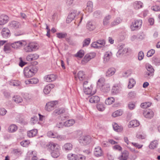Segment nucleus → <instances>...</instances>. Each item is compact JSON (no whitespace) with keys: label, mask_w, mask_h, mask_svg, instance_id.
<instances>
[{"label":"nucleus","mask_w":160,"mask_h":160,"mask_svg":"<svg viewBox=\"0 0 160 160\" xmlns=\"http://www.w3.org/2000/svg\"><path fill=\"white\" fill-rule=\"evenodd\" d=\"M47 149L52 151L51 155L54 158H57L60 155V146L58 144L49 142L47 145Z\"/></svg>","instance_id":"obj_1"},{"label":"nucleus","mask_w":160,"mask_h":160,"mask_svg":"<svg viewBox=\"0 0 160 160\" xmlns=\"http://www.w3.org/2000/svg\"><path fill=\"white\" fill-rule=\"evenodd\" d=\"M37 71V69L36 67H27L24 70V74L26 78H30L33 76Z\"/></svg>","instance_id":"obj_2"},{"label":"nucleus","mask_w":160,"mask_h":160,"mask_svg":"<svg viewBox=\"0 0 160 160\" xmlns=\"http://www.w3.org/2000/svg\"><path fill=\"white\" fill-rule=\"evenodd\" d=\"M39 48L38 44L34 42H31L26 44L24 46V50L26 52H30L35 51Z\"/></svg>","instance_id":"obj_3"},{"label":"nucleus","mask_w":160,"mask_h":160,"mask_svg":"<svg viewBox=\"0 0 160 160\" xmlns=\"http://www.w3.org/2000/svg\"><path fill=\"white\" fill-rule=\"evenodd\" d=\"M83 90L84 93L89 95H92L95 92H92V87L91 85L88 83L87 81H85L83 83Z\"/></svg>","instance_id":"obj_4"},{"label":"nucleus","mask_w":160,"mask_h":160,"mask_svg":"<svg viewBox=\"0 0 160 160\" xmlns=\"http://www.w3.org/2000/svg\"><path fill=\"white\" fill-rule=\"evenodd\" d=\"M142 24V20H135L132 22L130 25V28L132 31H134L139 29L141 27Z\"/></svg>","instance_id":"obj_5"},{"label":"nucleus","mask_w":160,"mask_h":160,"mask_svg":"<svg viewBox=\"0 0 160 160\" xmlns=\"http://www.w3.org/2000/svg\"><path fill=\"white\" fill-rule=\"evenodd\" d=\"M25 41L21 40L15 42L11 43L12 47L14 49H18L22 47L23 45L26 44Z\"/></svg>","instance_id":"obj_6"},{"label":"nucleus","mask_w":160,"mask_h":160,"mask_svg":"<svg viewBox=\"0 0 160 160\" xmlns=\"http://www.w3.org/2000/svg\"><path fill=\"white\" fill-rule=\"evenodd\" d=\"M58 103V102L57 101H52L48 102L46 104L45 107V108L47 110L50 111L53 109L54 107Z\"/></svg>","instance_id":"obj_7"},{"label":"nucleus","mask_w":160,"mask_h":160,"mask_svg":"<svg viewBox=\"0 0 160 160\" xmlns=\"http://www.w3.org/2000/svg\"><path fill=\"white\" fill-rule=\"evenodd\" d=\"M90 140V138L89 137L87 136H83L80 137L79 141L80 143L84 145H85L89 143Z\"/></svg>","instance_id":"obj_8"},{"label":"nucleus","mask_w":160,"mask_h":160,"mask_svg":"<svg viewBox=\"0 0 160 160\" xmlns=\"http://www.w3.org/2000/svg\"><path fill=\"white\" fill-rule=\"evenodd\" d=\"M95 53H91L89 54L86 55L84 57L83 59L82 60V62L83 63H87L91 59L93 58L95 56Z\"/></svg>","instance_id":"obj_9"},{"label":"nucleus","mask_w":160,"mask_h":160,"mask_svg":"<svg viewBox=\"0 0 160 160\" xmlns=\"http://www.w3.org/2000/svg\"><path fill=\"white\" fill-rule=\"evenodd\" d=\"M77 11H72L68 15L66 20V22L69 23L75 18L76 14Z\"/></svg>","instance_id":"obj_10"},{"label":"nucleus","mask_w":160,"mask_h":160,"mask_svg":"<svg viewBox=\"0 0 160 160\" xmlns=\"http://www.w3.org/2000/svg\"><path fill=\"white\" fill-rule=\"evenodd\" d=\"M9 26L11 28L15 29L20 28L21 27V24L19 22L15 21L10 22Z\"/></svg>","instance_id":"obj_11"},{"label":"nucleus","mask_w":160,"mask_h":160,"mask_svg":"<svg viewBox=\"0 0 160 160\" xmlns=\"http://www.w3.org/2000/svg\"><path fill=\"white\" fill-rule=\"evenodd\" d=\"M39 55L36 53L30 54L28 55L26 57V60L28 61H31L38 59Z\"/></svg>","instance_id":"obj_12"},{"label":"nucleus","mask_w":160,"mask_h":160,"mask_svg":"<svg viewBox=\"0 0 160 160\" xmlns=\"http://www.w3.org/2000/svg\"><path fill=\"white\" fill-rule=\"evenodd\" d=\"M94 155L96 157H99L102 156L103 152L100 147L98 146L95 148Z\"/></svg>","instance_id":"obj_13"},{"label":"nucleus","mask_w":160,"mask_h":160,"mask_svg":"<svg viewBox=\"0 0 160 160\" xmlns=\"http://www.w3.org/2000/svg\"><path fill=\"white\" fill-rule=\"evenodd\" d=\"M56 78V76L53 74L47 75L44 77L45 81L48 82H51L55 81Z\"/></svg>","instance_id":"obj_14"},{"label":"nucleus","mask_w":160,"mask_h":160,"mask_svg":"<svg viewBox=\"0 0 160 160\" xmlns=\"http://www.w3.org/2000/svg\"><path fill=\"white\" fill-rule=\"evenodd\" d=\"M128 48H123L122 47L120 46L119 49L116 54V55L118 57H120L123 54L126 53L128 52Z\"/></svg>","instance_id":"obj_15"},{"label":"nucleus","mask_w":160,"mask_h":160,"mask_svg":"<svg viewBox=\"0 0 160 160\" xmlns=\"http://www.w3.org/2000/svg\"><path fill=\"white\" fill-rule=\"evenodd\" d=\"M112 53L111 52L108 51L105 52L104 57V62L106 63L109 61L111 58L112 57Z\"/></svg>","instance_id":"obj_16"},{"label":"nucleus","mask_w":160,"mask_h":160,"mask_svg":"<svg viewBox=\"0 0 160 160\" xmlns=\"http://www.w3.org/2000/svg\"><path fill=\"white\" fill-rule=\"evenodd\" d=\"M9 20V18L5 14H2L0 16V22L3 25L7 23Z\"/></svg>","instance_id":"obj_17"},{"label":"nucleus","mask_w":160,"mask_h":160,"mask_svg":"<svg viewBox=\"0 0 160 160\" xmlns=\"http://www.w3.org/2000/svg\"><path fill=\"white\" fill-rule=\"evenodd\" d=\"M1 34L3 38H7L10 36V31L8 28H4L2 29Z\"/></svg>","instance_id":"obj_18"},{"label":"nucleus","mask_w":160,"mask_h":160,"mask_svg":"<svg viewBox=\"0 0 160 160\" xmlns=\"http://www.w3.org/2000/svg\"><path fill=\"white\" fill-rule=\"evenodd\" d=\"M77 76V77L76 76H75V78L76 80L78 78L80 81H82L84 79L85 77L84 72L82 71H79L78 73Z\"/></svg>","instance_id":"obj_19"},{"label":"nucleus","mask_w":160,"mask_h":160,"mask_svg":"<svg viewBox=\"0 0 160 160\" xmlns=\"http://www.w3.org/2000/svg\"><path fill=\"white\" fill-rule=\"evenodd\" d=\"M88 97H90L89 101L90 103H96L99 101V98L97 96L90 95Z\"/></svg>","instance_id":"obj_20"},{"label":"nucleus","mask_w":160,"mask_h":160,"mask_svg":"<svg viewBox=\"0 0 160 160\" xmlns=\"http://www.w3.org/2000/svg\"><path fill=\"white\" fill-rule=\"evenodd\" d=\"M54 85L50 84H49L45 87L43 90V92L45 94H48L51 91L52 89L54 88Z\"/></svg>","instance_id":"obj_21"},{"label":"nucleus","mask_w":160,"mask_h":160,"mask_svg":"<svg viewBox=\"0 0 160 160\" xmlns=\"http://www.w3.org/2000/svg\"><path fill=\"white\" fill-rule=\"evenodd\" d=\"M116 72L115 69L113 68H109L106 73V76L110 77L113 75Z\"/></svg>","instance_id":"obj_22"},{"label":"nucleus","mask_w":160,"mask_h":160,"mask_svg":"<svg viewBox=\"0 0 160 160\" xmlns=\"http://www.w3.org/2000/svg\"><path fill=\"white\" fill-rule=\"evenodd\" d=\"M144 116L147 118H151L154 115V112L151 110H148L143 112Z\"/></svg>","instance_id":"obj_23"},{"label":"nucleus","mask_w":160,"mask_h":160,"mask_svg":"<svg viewBox=\"0 0 160 160\" xmlns=\"http://www.w3.org/2000/svg\"><path fill=\"white\" fill-rule=\"evenodd\" d=\"M65 110L64 108H58L52 112L53 115H57L64 112Z\"/></svg>","instance_id":"obj_24"},{"label":"nucleus","mask_w":160,"mask_h":160,"mask_svg":"<svg viewBox=\"0 0 160 160\" xmlns=\"http://www.w3.org/2000/svg\"><path fill=\"white\" fill-rule=\"evenodd\" d=\"M133 7L135 9H141L143 7V3L140 1H137L133 3Z\"/></svg>","instance_id":"obj_25"},{"label":"nucleus","mask_w":160,"mask_h":160,"mask_svg":"<svg viewBox=\"0 0 160 160\" xmlns=\"http://www.w3.org/2000/svg\"><path fill=\"white\" fill-rule=\"evenodd\" d=\"M86 28L89 31H92L94 30L95 28V26L92 24L91 22H88L87 23Z\"/></svg>","instance_id":"obj_26"},{"label":"nucleus","mask_w":160,"mask_h":160,"mask_svg":"<svg viewBox=\"0 0 160 160\" xmlns=\"http://www.w3.org/2000/svg\"><path fill=\"white\" fill-rule=\"evenodd\" d=\"M38 82V79L37 78H32L31 79L27 80L25 82L26 84H36Z\"/></svg>","instance_id":"obj_27"},{"label":"nucleus","mask_w":160,"mask_h":160,"mask_svg":"<svg viewBox=\"0 0 160 160\" xmlns=\"http://www.w3.org/2000/svg\"><path fill=\"white\" fill-rule=\"evenodd\" d=\"M12 48L11 43H9L5 45L4 46V50L6 53L9 52Z\"/></svg>","instance_id":"obj_28"},{"label":"nucleus","mask_w":160,"mask_h":160,"mask_svg":"<svg viewBox=\"0 0 160 160\" xmlns=\"http://www.w3.org/2000/svg\"><path fill=\"white\" fill-rule=\"evenodd\" d=\"M38 133V131L36 129H33L27 132L28 136L29 137H32L36 135Z\"/></svg>","instance_id":"obj_29"},{"label":"nucleus","mask_w":160,"mask_h":160,"mask_svg":"<svg viewBox=\"0 0 160 160\" xmlns=\"http://www.w3.org/2000/svg\"><path fill=\"white\" fill-rule=\"evenodd\" d=\"M139 125V122L137 120H133L129 122V125L128 126L129 128L135 127L138 126Z\"/></svg>","instance_id":"obj_30"},{"label":"nucleus","mask_w":160,"mask_h":160,"mask_svg":"<svg viewBox=\"0 0 160 160\" xmlns=\"http://www.w3.org/2000/svg\"><path fill=\"white\" fill-rule=\"evenodd\" d=\"M111 18V16L109 15L106 16L103 20V25L104 26H107L109 23V20Z\"/></svg>","instance_id":"obj_31"},{"label":"nucleus","mask_w":160,"mask_h":160,"mask_svg":"<svg viewBox=\"0 0 160 160\" xmlns=\"http://www.w3.org/2000/svg\"><path fill=\"white\" fill-rule=\"evenodd\" d=\"M158 144V141L157 140H154L151 142L149 145V147L151 149H154L157 148Z\"/></svg>","instance_id":"obj_32"},{"label":"nucleus","mask_w":160,"mask_h":160,"mask_svg":"<svg viewBox=\"0 0 160 160\" xmlns=\"http://www.w3.org/2000/svg\"><path fill=\"white\" fill-rule=\"evenodd\" d=\"M75 122L74 120H69L64 122V126L65 127H70L73 125Z\"/></svg>","instance_id":"obj_33"},{"label":"nucleus","mask_w":160,"mask_h":160,"mask_svg":"<svg viewBox=\"0 0 160 160\" xmlns=\"http://www.w3.org/2000/svg\"><path fill=\"white\" fill-rule=\"evenodd\" d=\"M129 155V153L127 151H123L122 154L120 158L123 160H126Z\"/></svg>","instance_id":"obj_34"},{"label":"nucleus","mask_w":160,"mask_h":160,"mask_svg":"<svg viewBox=\"0 0 160 160\" xmlns=\"http://www.w3.org/2000/svg\"><path fill=\"white\" fill-rule=\"evenodd\" d=\"M13 100L16 103H18L22 101V98L18 96H15L13 98Z\"/></svg>","instance_id":"obj_35"},{"label":"nucleus","mask_w":160,"mask_h":160,"mask_svg":"<svg viewBox=\"0 0 160 160\" xmlns=\"http://www.w3.org/2000/svg\"><path fill=\"white\" fill-rule=\"evenodd\" d=\"M136 82L132 78L129 79L128 87L131 89L133 88Z\"/></svg>","instance_id":"obj_36"},{"label":"nucleus","mask_w":160,"mask_h":160,"mask_svg":"<svg viewBox=\"0 0 160 160\" xmlns=\"http://www.w3.org/2000/svg\"><path fill=\"white\" fill-rule=\"evenodd\" d=\"M115 101L114 98L112 97H111L108 98L105 101V103L106 104L109 105L111 104Z\"/></svg>","instance_id":"obj_37"},{"label":"nucleus","mask_w":160,"mask_h":160,"mask_svg":"<svg viewBox=\"0 0 160 160\" xmlns=\"http://www.w3.org/2000/svg\"><path fill=\"white\" fill-rule=\"evenodd\" d=\"M72 148V145L70 143H67L64 144L63 148L66 151L71 150Z\"/></svg>","instance_id":"obj_38"},{"label":"nucleus","mask_w":160,"mask_h":160,"mask_svg":"<svg viewBox=\"0 0 160 160\" xmlns=\"http://www.w3.org/2000/svg\"><path fill=\"white\" fill-rule=\"evenodd\" d=\"M93 5L92 2L88 1L86 4V6L85 9L86 10H90L93 9Z\"/></svg>","instance_id":"obj_39"},{"label":"nucleus","mask_w":160,"mask_h":160,"mask_svg":"<svg viewBox=\"0 0 160 160\" xmlns=\"http://www.w3.org/2000/svg\"><path fill=\"white\" fill-rule=\"evenodd\" d=\"M17 127L14 124H12L8 128V130L10 132H14L17 129Z\"/></svg>","instance_id":"obj_40"},{"label":"nucleus","mask_w":160,"mask_h":160,"mask_svg":"<svg viewBox=\"0 0 160 160\" xmlns=\"http://www.w3.org/2000/svg\"><path fill=\"white\" fill-rule=\"evenodd\" d=\"M113 127L114 130L118 132H121L122 129V128L119 126L116 123L113 125Z\"/></svg>","instance_id":"obj_41"},{"label":"nucleus","mask_w":160,"mask_h":160,"mask_svg":"<svg viewBox=\"0 0 160 160\" xmlns=\"http://www.w3.org/2000/svg\"><path fill=\"white\" fill-rule=\"evenodd\" d=\"M91 42V39L90 38H87L85 39L82 42V46L83 47H87L90 44Z\"/></svg>","instance_id":"obj_42"},{"label":"nucleus","mask_w":160,"mask_h":160,"mask_svg":"<svg viewBox=\"0 0 160 160\" xmlns=\"http://www.w3.org/2000/svg\"><path fill=\"white\" fill-rule=\"evenodd\" d=\"M146 68L147 70V71L151 72L153 73H154V69L151 65L149 64H147L146 65Z\"/></svg>","instance_id":"obj_43"},{"label":"nucleus","mask_w":160,"mask_h":160,"mask_svg":"<svg viewBox=\"0 0 160 160\" xmlns=\"http://www.w3.org/2000/svg\"><path fill=\"white\" fill-rule=\"evenodd\" d=\"M122 112L120 110H118L113 112L112 114V116L113 117H116L122 115Z\"/></svg>","instance_id":"obj_44"},{"label":"nucleus","mask_w":160,"mask_h":160,"mask_svg":"<svg viewBox=\"0 0 160 160\" xmlns=\"http://www.w3.org/2000/svg\"><path fill=\"white\" fill-rule=\"evenodd\" d=\"M151 104V103L149 102L142 103L141 104V107L143 108H146L149 107Z\"/></svg>","instance_id":"obj_45"},{"label":"nucleus","mask_w":160,"mask_h":160,"mask_svg":"<svg viewBox=\"0 0 160 160\" xmlns=\"http://www.w3.org/2000/svg\"><path fill=\"white\" fill-rule=\"evenodd\" d=\"M84 55V52L83 50H80L76 54L75 56L80 58H82Z\"/></svg>","instance_id":"obj_46"},{"label":"nucleus","mask_w":160,"mask_h":160,"mask_svg":"<svg viewBox=\"0 0 160 160\" xmlns=\"http://www.w3.org/2000/svg\"><path fill=\"white\" fill-rule=\"evenodd\" d=\"M77 155L72 153L68 154L67 156V158L69 160H76Z\"/></svg>","instance_id":"obj_47"},{"label":"nucleus","mask_w":160,"mask_h":160,"mask_svg":"<svg viewBox=\"0 0 160 160\" xmlns=\"http://www.w3.org/2000/svg\"><path fill=\"white\" fill-rule=\"evenodd\" d=\"M48 134L49 137L51 138H56L58 133H57L52 132H49L48 133Z\"/></svg>","instance_id":"obj_48"},{"label":"nucleus","mask_w":160,"mask_h":160,"mask_svg":"<svg viewBox=\"0 0 160 160\" xmlns=\"http://www.w3.org/2000/svg\"><path fill=\"white\" fill-rule=\"evenodd\" d=\"M20 82L17 80L12 81L10 82V85L13 86H18L20 85Z\"/></svg>","instance_id":"obj_49"},{"label":"nucleus","mask_w":160,"mask_h":160,"mask_svg":"<svg viewBox=\"0 0 160 160\" xmlns=\"http://www.w3.org/2000/svg\"><path fill=\"white\" fill-rule=\"evenodd\" d=\"M57 37L59 38H64L66 37L67 34L66 33L62 32L58 33L57 34Z\"/></svg>","instance_id":"obj_50"},{"label":"nucleus","mask_w":160,"mask_h":160,"mask_svg":"<svg viewBox=\"0 0 160 160\" xmlns=\"http://www.w3.org/2000/svg\"><path fill=\"white\" fill-rule=\"evenodd\" d=\"M105 81V79L103 78H101L99 79L97 82V84L100 86H102Z\"/></svg>","instance_id":"obj_51"},{"label":"nucleus","mask_w":160,"mask_h":160,"mask_svg":"<svg viewBox=\"0 0 160 160\" xmlns=\"http://www.w3.org/2000/svg\"><path fill=\"white\" fill-rule=\"evenodd\" d=\"M97 108L98 110L101 111H103L104 110V107L103 105L102 104H97Z\"/></svg>","instance_id":"obj_52"},{"label":"nucleus","mask_w":160,"mask_h":160,"mask_svg":"<svg viewBox=\"0 0 160 160\" xmlns=\"http://www.w3.org/2000/svg\"><path fill=\"white\" fill-rule=\"evenodd\" d=\"M66 136L64 135H60L58 134L56 138L59 141L64 140L66 139Z\"/></svg>","instance_id":"obj_53"},{"label":"nucleus","mask_w":160,"mask_h":160,"mask_svg":"<svg viewBox=\"0 0 160 160\" xmlns=\"http://www.w3.org/2000/svg\"><path fill=\"white\" fill-rule=\"evenodd\" d=\"M128 97L131 98H134L136 96V93L134 91H131L128 93Z\"/></svg>","instance_id":"obj_54"},{"label":"nucleus","mask_w":160,"mask_h":160,"mask_svg":"<svg viewBox=\"0 0 160 160\" xmlns=\"http://www.w3.org/2000/svg\"><path fill=\"white\" fill-rule=\"evenodd\" d=\"M155 50L152 49L148 52L147 55L148 57H151L155 53Z\"/></svg>","instance_id":"obj_55"},{"label":"nucleus","mask_w":160,"mask_h":160,"mask_svg":"<svg viewBox=\"0 0 160 160\" xmlns=\"http://www.w3.org/2000/svg\"><path fill=\"white\" fill-rule=\"evenodd\" d=\"M153 73L151 72L146 71L145 72L144 76L145 78H148L152 76Z\"/></svg>","instance_id":"obj_56"},{"label":"nucleus","mask_w":160,"mask_h":160,"mask_svg":"<svg viewBox=\"0 0 160 160\" xmlns=\"http://www.w3.org/2000/svg\"><path fill=\"white\" fill-rule=\"evenodd\" d=\"M29 143V142L28 141L25 140L21 142L20 144L21 146L24 147H26L28 145Z\"/></svg>","instance_id":"obj_57"},{"label":"nucleus","mask_w":160,"mask_h":160,"mask_svg":"<svg viewBox=\"0 0 160 160\" xmlns=\"http://www.w3.org/2000/svg\"><path fill=\"white\" fill-rule=\"evenodd\" d=\"M13 152L14 154L18 155H21L22 153L21 150L18 149H14Z\"/></svg>","instance_id":"obj_58"},{"label":"nucleus","mask_w":160,"mask_h":160,"mask_svg":"<svg viewBox=\"0 0 160 160\" xmlns=\"http://www.w3.org/2000/svg\"><path fill=\"white\" fill-rule=\"evenodd\" d=\"M64 126V122L63 123L62 122L57 123L56 125V127L58 128H62Z\"/></svg>","instance_id":"obj_59"},{"label":"nucleus","mask_w":160,"mask_h":160,"mask_svg":"<svg viewBox=\"0 0 160 160\" xmlns=\"http://www.w3.org/2000/svg\"><path fill=\"white\" fill-rule=\"evenodd\" d=\"M136 137L138 139H144L145 138L146 135L144 134H142L138 133Z\"/></svg>","instance_id":"obj_60"},{"label":"nucleus","mask_w":160,"mask_h":160,"mask_svg":"<svg viewBox=\"0 0 160 160\" xmlns=\"http://www.w3.org/2000/svg\"><path fill=\"white\" fill-rule=\"evenodd\" d=\"M138 40H142L144 39L145 36L143 33H141L137 35Z\"/></svg>","instance_id":"obj_61"},{"label":"nucleus","mask_w":160,"mask_h":160,"mask_svg":"<svg viewBox=\"0 0 160 160\" xmlns=\"http://www.w3.org/2000/svg\"><path fill=\"white\" fill-rule=\"evenodd\" d=\"M144 53L142 51H140L139 52L138 55V59L139 60H142L144 57Z\"/></svg>","instance_id":"obj_62"},{"label":"nucleus","mask_w":160,"mask_h":160,"mask_svg":"<svg viewBox=\"0 0 160 160\" xmlns=\"http://www.w3.org/2000/svg\"><path fill=\"white\" fill-rule=\"evenodd\" d=\"M128 107L129 109L132 110L135 108V105L132 102H130L128 104Z\"/></svg>","instance_id":"obj_63"},{"label":"nucleus","mask_w":160,"mask_h":160,"mask_svg":"<svg viewBox=\"0 0 160 160\" xmlns=\"http://www.w3.org/2000/svg\"><path fill=\"white\" fill-rule=\"evenodd\" d=\"M6 110L4 108H2L0 109V115L3 116L6 113Z\"/></svg>","instance_id":"obj_64"}]
</instances>
